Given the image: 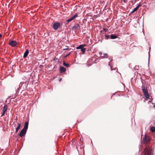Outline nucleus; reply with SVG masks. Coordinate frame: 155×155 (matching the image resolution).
<instances>
[{"mask_svg": "<svg viewBox=\"0 0 155 155\" xmlns=\"http://www.w3.org/2000/svg\"><path fill=\"white\" fill-rule=\"evenodd\" d=\"M152 150L149 146H147L144 149L143 155H151Z\"/></svg>", "mask_w": 155, "mask_h": 155, "instance_id": "f257e3e1", "label": "nucleus"}, {"mask_svg": "<svg viewBox=\"0 0 155 155\" xmlns=\"http://www.w3.org/2000/svg\"><path fill=\"white\" fill-rule=\"evenodd\" d=\"M86 49L84 48H83V49H81V51L84 54V52H85Z\"/></svg>", "mask_w": 155, "mask_h": 155, "instance_id": "412c9836", "label": "nucleus"}, {"mask_svg": "<svg viewBox=\"0 0 155 155\" xmlns=\"http://www.w3.org/2000/svg\"><path fill=\"white\" fill-rule=\"evenodd\" d=\"M66 69L63 67H60V71L61 73L64 72L66 71Z\"/></svg>", "mask_w": 155, "mask_h": 155, "instance_id": "f8f14e48", "label": "nucleus"}, {"mask_svg": "<svg viewBox=\"0 0 155 155\" xmlns=\"http://www.w3.org/2000/svg\"><path fill=\"white\" fill-rule=\"evenodd\" d=\"M103 30L105 32H107L108 31V29H106L105 28H103Z\"/></svg>", "mask_w": 155, "mask_h": 155, "instance_id": "4be33fe9", "label": "nucleus"}, {"mask_svg": "<svg viewBox=\"0 0 155 155\" xmlns=\"http://www.w3.org/2000/svg\"><path fill=\"white\" fill-rule=\"evenodd\" d=\"M68 49H69L68 48H66V49H64V50H68Z\"/></svg>", "mask_w": 155, "mask_h": 155, "instance_id": "cd10ccee", "label": "nucleus"}, {"mask_svg": "<svg viewBox=\"0 0 155 155\" xmlns=\"http://www.w3.org/2000/svg\"><path fill=\"white\" fill-rule=\"evenodd\" d=\"M150 130L152 132H154L155 131V127H151Z\"/></svg>", "mask_w": 155, "mask_h": 155, "instance_id": "a211bd4d", "label": "nucleus"}, {"mask_svg": "<svg viewBox=\"0 0 155 155\" xmlns=\"http://www.w3.org/2000/svg\"><path fill=\"white\" fill-rule=\"evenodd\" d=\"M27 130L23 129L18 134V135L21 137L25 136L27 132Z\"/></svg>", "mask_w": 155, "mask_h": 155, "instance_id": "39448f33", "label": "nucleus"}, {"mask_svg": "<svg viewBox=\"0 0 155 155\" xmlns=\"http://www.w3.org/2000/svg\"><path fill=\"white\" fill-rule=\"evenodd\" d=\"M141 6V5L140 4L138 5L135 8L134 10L132 11L131 12V13H134L135 12L137 11L138 9V8H139Z\"/></svg>", "mask_w": 155, "mask_h": 155, "instance_id": "1a4fd4ad", "label": "nucleus"}, {"mask_svg": "<svg viewBox=\"0 0 155 155\" xmlns=\"http://www.w3.org/2000/svg\"><path fill=\"white\" fill-rule=\"evenodd\" d=\"M73 28L75 30H78L80 28V26L78 24H77L75 26L73 27Z\"/></svg>", "mask_w": 155, "mask_h": 155, "instance_id": "4468645a", "label": "nucleus"}, {"mask_svg": "<svg viewBox=\"0 0 155 155\" xmlns=\"http://www.w3.org/2000/svg\"><path fill=\"white\" fill-rule=\"evenodd\" d=\"M8 44L12 47H15L17 45V43L15 41H11L9 42Z\"/></svg>", "mask_w": 155, "mask_h": 155, "instance_id": "423d86ee", "label": "nucleus"}, {"mask_svg": "<svg viewBox=\"0 0 155 155\" xmlns=\"http://www.w3.org/2000/svg\"><path fill=\"white\" fill-rule=\"evenodd\" d=\"M105 39H108L110 37L109 35H108L106 34H105Z\"/></svg>", "mask_w": 155, "mask_h": 155, "instance_id": "aec40b11", "label": "nucleus"}, {"mask_svg": "<svg viewBox=\"0 0 155 155\" xmlns=\"http://www.w3.org/2000/svg\"><path fill=\"white\" fill-rule=\"evenodd\" d=\"M28 53H29L28 50V49H26V51L25 52V53L24 54V56H23V58H26L27 56Z\"/></svg>", "mask_w": 155, "mask_h": 155, "instance_id": "ddd939ff", "label": "nucleus"}, {"mask_svg": "<svg viewBox=\"0 0 155 155\" xmlns=\"http://www.w3.org/2000/svg\"><path fill=\"white\" fill-rule=\"evenodd\" d=\"M60 24L58 22H56L54 23L52 26V28L54 30H57L60 27Z\"/></svg>", "mask_w": 155, "mask_h": 155, "instance_id": "20e7f679", "label": "nucleus"}, {"mask_svg": "<svg viewBox=\"0 0 155 155\" xmlns=\"http://www.w3.org/2000/svg\"><path fill=\"white\" fill-rule=\"evenodd\" d=\"M15 123H16L18 125V126L15 129V133H17L18 132V130L20 129V127L21 126V124H20L18 123L17 122H14L13 123H14L15 124Z\"/></svg>", "mask_w": 155, "mask_h": 155, "instance_id": "6e6552de", "label": "nucleus"}, {"mask_svg": "<svg viewBox=\"0 0 155 155\" xmlns=\"http://www.w3.org/2000/svg\"><path fill=\"white\" fill-rule=\"evenodd\" d=\"M86 45L85 44L81 45H80L79 46L76 48V49H83L84 48V47Z\"/></svg>", "mask_w": 155, "mask_h": 155, "instance_id": "9b49d317", "label": "nucleus"}, {"mask_svg": "<svg viewBox=\"0 0 155 155\" xmlns=\"http://www.w3.org/2000/svg\"><path fill=\"white\" fill-rule=\"evenodd\" d=\"M78 17V14L77 13H76L74 15L72 16V17L69 19L67 21V22L68 23L71 21L72 20H73L74 19L76 18L77 17Z\"/></svg>", "mask_w": 155, "mask_h": 155, "instance_id": "0eeeda50", "label": "nucleus"}, {"mask_svg": "<svg viewBox=\"0 0 155 155\" xmlns=\"http://www.w3.org/2000/svg\"><path fill=\"white\" fill-rule=\"evenodd\" d=\"M2 35L1 34H0V38H1L2 37Z\"/></svg>", "mask_w": 155, "mask_h": 155, "instance_id": "bb28decb", "label": "nucleus"}, {"mask_svg": "<svg viewBox=\"0 0 155 155\" xmlns=\"http://www.w3.org/2000/svg\"><path fill=\"white\" fill-rule=\"evenodd\" d=\"M28 122L27 121L25 123V125H24V126L23 129L27 130L28 129Z\"/></svg>", "mask_w": 155, "mask_h": 155, "instance_id": "9d476101", "label": "nucleus"}, {"mask_svg": "<svg viewBox=\"0 0 155 155\" xmlns=\"http://www.w3.org/2000/svg\"><path fill=\"white\" fill-rule=\"evenodd\" d=\"M70 54V53H69V54H68V55H66V56H65V57H67V56H68V55H69Z\"/></svg>", "mask_w": 155, "mask_h": 155, "instance_id": "a878e982", "label": "nucleus"}, {"mask_svg": "<svg viewBox=\"0 0 155 155\" xmlns=\"http://www.w3.org/2000/svg\"><path fill=\"white\" fill-rule=\"evenodd\" d=\"M102 58H107L108 55L106 53H104L103 54V56H101Z\"/></svg>", "mask_w": 155, "mask_h": 155, "instance_id": "f3484780", "label": "nucleus"}, {"mask_svg": "<svg viewBox=\"0 0 155 155\" xmlns=\"http://www.w3.org/2000/svg\"><path fill=\"white\" fill-rule=\"evenodd\" d=\"M5 112L2 111V112L1 113L2 115H1V116L2 117V116H3L5 114Z\"/></svg>", "mask_w": 155, "mask_h": 155, "instance_id": "5701e85b", "label": "nucleus"}, {"mask_svg": "<svg viewBox=\"0 0 155 155\" xmlns=\"http://www.w3.org/2000/svg\"><path fill=\"white\" fill-rule=\"evenodd\" d=\"M142 91L144 93V95L146 99H148L149 98L148 90L147 88H145L142 89Z\"/></svg>", "mask_w": 155, "mask_h": 155, "instance_id": "7ed1b4c3", "label": "nucleus"}, {"mask_svg": "<svg viewBox=\"0 0 155 155\" xmlns=\"http://www.w3.org/2000/svg\"><path fill=\"white\" fill-rule=\"evenodd\" d=\"M8 109L7 105V104H6L3 107V111L5 112L7 111V109Z\"/></svg>", "mask_w": 155, "mask_h": 155, "instance_id": "2eb2a0df", "label": "nucleus"}, {"mask_svg": "<svg viewBox=\"0 0 155 155\" xmlns=\"http://www.w3.org/2000/svg\"><path fill=\"white\" fill-rule=\"evenodd\" d=\"M108 64H109V66H110V68H111V70H113V69H112V67L111 66H110V62H109Z\"/></svg>", "mask_w": 155, "mask_h": 155, "instance_id": "b1692460", "label": "nucleus"}, {"mask_svg": "<svg viewBox=\"0 0 155 155\" xmlns=\"http://www.w3.org/2000/svg\"><path fill=\"white\" fill-rule=\"evenodd\" d=\"M63 64L64 66L67 67H69V64L68 63H66L64 61L63 62Z\"/></svg>", "mask_w": 155, "mask_h": 155, "instance_id": "6ab92c4d", "label": "nucleus"}, {"mask_svg": "<svg viewBox=\"0 0 155 155\" xmlns=\"http://www.w3.org/2000/svg\"><path fill=\"white\" fill-rule=\"evenodd\" d=\"M150 139L149 137L147 134H145L143 138V141L141 143L143 144H147L150 142Z\"/></svg>", "mask_w": 155, "mask_h": 155, "instance_id": "f03ea898", "label": "nucleus"}, {"mask_svg": "<svg viewBox=\"0 0 155 155\" xmlns=\"http://www.w3.org/2000/svg\"><path fill=\"white\" fill-rule=\"evenodd\" d=\"M99 54L100 55H102V53L101 52H100L99 53Z\"/></svg>", "mask_w": 155, "mask_h": 155, "instance_id": "393cba45", "label": "nucleus"}, {"mask_svg": "<svg viewBox=\"0 0 155 155\" xmlns=\"http://www.w3.org/2000/svg\"><path fill=\"white\" fill-rule=\"evenodd\" d=\"M117 35L114 34H112L110 35V38L111 39H114L117 38Z\"/></svg>", "mask_w": 155, "mask_h": 155, "instance_id": "dca6fc26", "label": "nucleus"}]
</instances>
